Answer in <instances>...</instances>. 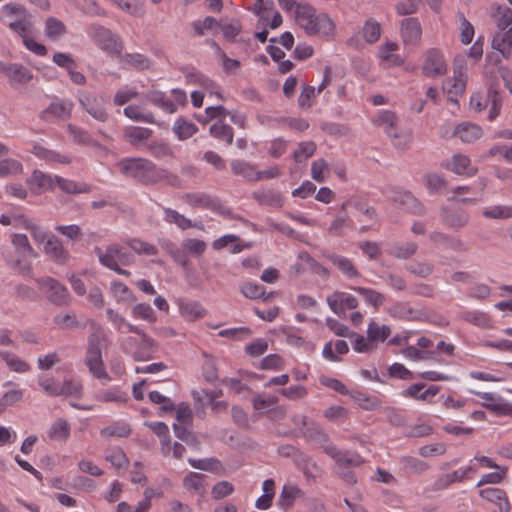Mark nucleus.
I'll return each instance as SVG.
<instances>
[{"mask_svg":"<svg viewBox=\"0 0 512 512\" xmlns=\"http://www.w3.org/2000/svg\"><path fill=\"white\" fill-rule=\"evenodd\" d=\"M352 226L353 223L347 214H338L331 222L327 231L330 235L339 237L344 234L345 229L352 228Z\"/></svg>","mask_w":512,"mask_h":512,"instance_id":"nucleus-42","label":"nucleus"},{"mask_svg":"<svg viewBox=\"0 0 512 512\" xmlns=\"http://www.w3.org/2000/svg\"><path fill=\"white\" fill-rule=\"evenodd\" d=\"M123 62L137 70H146L151 66V61L140 53H127L123 56Z\"/></svg>","mask_w":512,"mask_h":512,"instance_id":"nucleus-50","label":"nucleus"},{"mask_svg":"<svg viewBox=\"0 0 512 512\" xmlns=\"http://www.w3.org/2000/svg\"><path fill=\"white\" fill-rule=\"evenodd\" d=\"M394 201L405 211L414 215H423L426 211L425 206L409 191L398 193Z\"/></svg>","mask_w":512,"mask_h":512,"instance_id":"nucleus-17","label":"nucleus"},{"mask_svg":"<svg viewBox=\"0 0 512 512\" xmlns=\"http://www.w3.org/2000/svg\"><path fill=\"white\" fill-rule=\"evenodd\" d=\"M173 430L177 438L185 442L188 446L197 449L200 445L198 438L187 428L174 424Z\"/></svg>","mask_w":512,"mask_h":512,"instance_id":"nucleus-57","label":"nucleus"},{"mask_svg":"<svg viewBox=\"0 0 512 512\" xmlns=\"http://www.w3.org/2000/svg\"><path fill=\"white\" fill-rule=\"evenodd\" d=\"M128 332L135 333L140 336V342L137 344L138 348L134 352V359L136 361H145L151 358V352L155 348V341L149 337L141 328L138 326L127 324Z\"/></svg>","mask_w":512,"mask_h":512,"instance_id":"nucleus-8","label":"nucleus"},{"mask_svg":"<svg viewBox=\"0 0 512 512\" xmlns=\"http://www.w3.org/2000/svg\"><path fill=\"white\" fill-rule=\"evenodd\" d=\"M302 495V491L295 485H284L279 497L278 504L281 507L291 506L293 501Z\"/></svg>","mask_w":512,"mask_h":512,"instance_id":"nucleus-49","label":"nucleus"},{"mask_svg":"<svg viewBox=\"0 0 512 512\" xmlns=\"http://www.w3.org/2000/svg\"><path fill=\"white\" fill-rule=\"evenodd\" d=\"M56 184L63 192L67 194L89 193L91 187L83 182H75L60 176H55Z\"/></svg>","mask_w":512,"mask_h":512,"instance_id":"nucleus-29","label":"nucleus"},{"mask_svg":"<svg viewBox=\"0 0 512 512\" xmlns=\"http://www.w3.org/2000/svg\"><path fill=\"white\" fill-rule=\"evenodd\" d=\"M324 452L333 458L339 466L358 467L364 463V459L359 454L339 450L333 444L325 445Z\"/></svg>","mask_w":512,"mask_h":512,"instance_id":"nucleus-7","label":"nucleus"},{"mask_svg":"<svg viewBox=\"0 0 512 512\" xmlns=\"http://www.w3.org/2000/svg\"><path fill=\"white\" fill-rule=\"evenodd\" d=\"M105 459L110 462L116 468H123L128 465L129 460L124 453V451L120 448L113 449L109 451L105 457Z\"/></svg>","mask_w":512,"mask_h":512,"instance_id":"nucleus-64","label":"nucleus"},{"mask_svg":"<svg viewBox=\"0 0 512 512\" xmlns=\"http://www.w3.org/2000/svg\"><path fill=\"white\" fill-rule=\"evenodd\" d=\"M99 261L105 267H116L117 265H130L134 261V256L127 249L117 245H109L105 252L100 248L96 249Z\"/></svg>","mask_w":512,"mask_h":512,"instance_id":"nucleus-5","label":"nucleus"},{"mask_svg":"<svg viewBox=\"0 0 512 512\" xmlns=\"http://www.w3.org/2000/svg\"><path fill=\"white\" fill-rule=\"evenodd\" d=\"M316 151V144L313 141L301 142L295 150L293 157L295 161L302 162L311 157Z\"/></svg>","mask_w":512,"mask_h":512,"instance_id":"nucleus-62","label":"nucleus"},{"mask_svg":"<svg viewBox=\"0 0 512 512\" xmlns=\"http://www.w3.org/2000/svg\"><path fill=\"white\" fill-rule=\"evenodd\" d=\"M31 152L40 159L48 162H57L61 164H69L70 158L66 155H62L56 151L47 149L40 144H35Z\"/></svg>","mask_w":512,"mask_h":512,"instance_id":"nucleus-30","label":"nucleus"},{"mask_svg":"<svg viewBox=\"0 0 512 512\" xmlns=\"http://www.w3.org/2000/svg\"><path fill=\"white\" fill-rule=\"evenodd\" d=\"M481 498L494 503L500 512H509L510 503L506 492L500 488H485L479 491Z\"/></svg>","mask_w":512,"mask_h":512,"instance_id":"nucleus-16","label":"nucleus"},{"mask_svg":"<svg viewBox=\"0 0 512 512\" xmlns=\"http://www.w3.org/2000/svg\"><path fill=\"white\" fill-rule=\"evenodd\" d=\"M180 71L184 75L188 84L199 85L203 87L204 82L207 79L204 74L192 66H183L180 68Z\"/></svg>","mask_w":512,"mask_h":512,"instance_id":"nucleus-56","label":"nucleus"},{"mask_svg":"<svg viewBox=\"0 0 512 512\" xmlns=\"http://www.w3.org/2000/svg\"><path fill=\"white\" fill-rule=\"evenodd\" d=\"M252 196L261 205L280 208L284 203L282 195L274 190L255 191Z\"/></svg>","mask_w":512,"mask_h":512,"instance_id":"nucleus-28","label":"nucleus"},{"mask_svg":"<svg viewBox=\"0 0 512 512\" xmlns=\"http://www.w3.org/2000/svg\"><path fill=\"white\" fill-rule=\"evenodd\" d=\"M388 313L393 318H398L406 321H415L422 319V313L415 312L413 308L406 302H397L392 305Z\"/></svg>","mask_w":512,"mask_h":512,"instance_id":"nucleus-24","label":"nucleus"},{"mask_svg":"<svg viewBox=\"0 0 512 512\" xmlns=\"http://www.w3.org/2000/svg\"><path fill=\"white\" fill-rule=\"evenodd\" d=\"M23 173L22 164L12 158H5L0 160V177L10 175H19Z\"/></svg>","mask_w":512,"mask_h":512,"instance_id":"nucleus-51","label":"nucleus"},{"mask_svg":"<svg viewBox=\"0 0 512 512\" xmlns=\"http://www.w3.org/2000/svg\"><path fill=\"white\" fill-rule=\"evenodd\" d=\"M67 32L65 24L55 18L48 17L45 21V35L52 41L59 40Z\"/></svg>","mask_w":512,"mask_h":512,"instance_id":"nucleus-37","label":"nucleus"},{"mask_svg":"<svg viewBox=\"0 0 512 512\" xmlns=\"http://www.w3.org/2000/svg\"><path fill=\"white\" fill-rule=\"evenodd\" d=\"M152 135V130L144 127H127L123 132L124 139L132 146L138 147Z\"/></svg>","mask_w":512,"mask_h":512,"instance_id":"nucleus-26","label":"nucleus"},{"mask_svg":"<svg viewBox=\"0 0 512 512\" xmlns=\"http://www.w3.org/2000/svg\"><path fill=\"white\" fill-rule=\"evenodd\" d=\"M462 142L472 143L482 136V129L472 123L459 124L453 132Z\"/></svg>","mask_w":512,"mask_h":512,"instance_id":"nucleus-25","label":"nucleus"},{"mask_svg":"<svg viewBox=\"0 0 512 512\" xmlns=\"http://www.w3.org/2000/svg\"><path fill=\"white\" fill-rule=\"evenodd\" d=\"M475 394L486 401V403L483 404L485 408L494 411L497 414H510L512 411V408H509L501 398L495 397L492 393L475 392Z\"/></svg>","mask_w":512,"mask_h":512,"instance_id":"nucleus-33","label":"nucleus"},{"mask_svg":"<svg viewBox=\"0 0 512 512\" xmlns=\"http://www.w3.org/2000/svg\"><path fill=\"white\" fill-rule=\"evenodd\" d=\"M422 29L416 18H407L401 22V37L406 45H416L421 40Z\"/></svg>","mask_w":512,"mask_h":512,"instance_id":"nucleus-15","label":"nucleus"},{"mask_svg":"<svg viewBox=\"0 0 512 512\" xmlns=\"http://www.w3.org/2000/svg\"><path fill=\"white\" fill-rule=\"evenodd\" d=\"M145 98L166 113L173 114L176 112L175 103L171 102V99L167 98L166 94L162 91L151 90L145 95Z\"/></svg>","mask_w":512,"mask_h":512,"instance_id":"nucleus-27","label":"nucleus"},{"mask_svg":"<svg viewBox=\"0 0 512 512\" xmlns=\"http://www.w3.org/2000/svg\"><path fill=\"white\" fill-rule=\"evenodd\" d=\"M499 31L506 30L512 24V10L506 6H497L493 13Z\"/></svg>","mask_w":512,"mask_h":512,"instance_id":"nucleus-46","label":"nucleus"},{"mask_svg":"<svg viewBox=\"0 0 512 512\" xmlns=\"http://www.w3.org/2000/svg\"><path fill=\"white\" fill-rule=\"evenodd\" d=\"M355 292L362 295L364 300L372 305L375 309L382 306L385 302V295L376 290L365 288V287H353Z\"/></svg>","mask_w":512,"mask_h":512,"instance_id":"nucleus-40","label":"nucleus"},{"mask_svg":"<svg viewBox=\"0 0 512 512\" xmlns=\"http://www.w3.org/2000/svg\"><path fill=\"white\" fill-rule=\"evenodd\" d=\"M328 259L347 277L355 278L359 276L358 270L349 258L338 254H331L328 256Z\"/></svg>","mask_w":512,"mask_h":512,"instance_id":"nucleus-32","label":"nucleus"},{"mask_svg":"<svg viewBox=\"0 0 512 512\" xmlns=\"http://www.w3.org/2000/svg\"><path fill=\"white\" fill-rule=\"evenodd\" d=\"M179 309L181 314L189 320L201 318L205 314V310L197 302L180 303Z\"/></svg>","mask_w":512,"mask_h":512,"instance_id":"nucleus-53","label":"nucleus"},{"mask_svg":"<svg viewBox=\"0 0 512 512\" xmlns=\"http://www.w3.org/2000/svg\"><path fill=\"white\" fill-rule=\"evenodd\" d=\"M0 71L8 77L11 85L26 84L33 77L30 70L20 64H4L0 62Z\"/></svg>","mask_w":512,"mask_h":512,"instance_id":"nucleus-12","label":"nucleus"},{"mask_svg":"<svg viewBox=\"0 0 512 512\" xmlns=\"http://www.w3.org/2000/svg\"><path fill=\"white\" fill-rule=\"evenodd\" d=\"M92 332L88 338V349L87 351H101V342L105 338L104 329L97 325L95 322L91 321Z\"/></svg>","mask_w":512,"mask_h":512,"instance_id":"nucleus-48","label":"nucleus"},{"mask_svg":"<svg viewBox=\"0 0 512 512\" xmlns=\"http://www.w3.org/2000/svg\"><path fill=\"white\" fill-rule=\"evenodd\" d=\"M120 172L143 184H156L166 177V170L144 158H127L117 163Z\"/></svg>","mask_w":512,"mask_h":512,"instance_id":"nucleus-1","label":"nucleus"},{"mask_svg":"<svg viewBox=\"0 0 512 512\" xmlns=\"http://www.w3.org/2000/svg\"><path fill=\"white\" fill-rule=\"evenodd\" d=\"M231 169L235 175H240L249 181L260 180V175L257 174L254 166L242 160H234L231 162Z\"/></svg>","mask_w":512,"mask_h":512,"instance_id":"nucleus-35","label":"nucleus"},{"mask_svg":"<svg viewBox=\"0 0 512 512\" xmlns=\"http://www.w3.org/2000/svg\"><path fill=\"white\" fill-rule=\"evenodd\" d=\"M26 183L35 195H39L47 190H52L56 184L55 177L45 174L42 171L34 170L30 177L27 178Z\"/></svg>","mask_w":512,"mask_h":512,"instance_id":"nucleus-10","label":"nucleus"},{"mask_svg":"<svg viewBox=\"0 0 512 512\" xmlns=\"http://www.w3.org/2000/svg\"><path fill=\"white\" fill-rule=\"evenodd\" d=\"M15 247L17 257L5 254L4 259L6 263L18 273L24 276L32 275V264L27 258L36 257L37 253L29 243L28 237L25 234H13L11 239Z\"/></svg>","mask_w":512,"mask_h":512,"instance_id":"nucleus-2","label":"nucleus"},{"mask_svg":"<svg viewBox=\"0 0 512 512\" xmlns=\"http://www.w3.org/2000/svg\"><path fill=\"white\" fill-rule=\"evenodd\" d=\"M164 213L167 222L174 223L183 230L194 226L190 219L186 218L184 215L173 209L164 208Z\"/></svg>","mask_w":512,"mask_h":512,"instance_id":"nucleus-55","label":"nucleus"},{"mask_svg":"<svg viewBox=\"0 0 512 512\" xmlns=\"http://www.w3.org/2000/svg\"><path fill=\"white\" fill-rule=\"evenodd\" d=\"M386 135L391 139L393 147L400 151L409 149L413 141V135L410 130L401 129L397 126L393 130L388 131Z\"/></svg>","mask_w":512,"mask_h":512,"instance_id":"nucleus-22","label":"nucleus"},{"mask_svg":"<svg viewBox=\"0 0 512 512\" xmlns=\"http://www.w3.org/2000/svg\"><path fill=\"white\" fill-rule=\"evenodd\" d=\"M127 244L133 251H135L138 254L153 256L158 253V249L156 246L148 242H144L140 239H130L127 241Z\"/></svg>","mask_w":512,"mask_h":512,"instance_id":"nucleus-58","label":"nucleus"},{"mask_svg":"<svg viewBox=\"0 0 512 512\" xmlns=\"http://www.w3.org/2000/svg\"><path fill=\"white\" fill-rule=\"evenodd\" d=\"M35 282L38 288L47 294L51 303L57 306L68 305L70 300L68 290L59 281L52 277H40L36 278Z\"/></svg>","mask_w":512,"mask_h":512,"instance_id":"nucleus-3","label":"nucleus"},{"mask_svg":"<svg viewBox=\"0 0 512 512\" xmlns=\"http://www.w3.org/2000/svg\"><path fill=\"white\" fill-rule=\"evenodd\" d=\"M90 35L102 50L111 54H119L121 52L122 45L119 38L104 26L98 24L91 25Z\"/></svg>","mask_w":512,"mask_h":512,"instance_id":"nucleus-6","label":"nucleus"},{"mask_svg":"<svg viewBox=\"0 0 512 512\" xmlns=\"http://www.w3.org/2000/svg\"><path fill=\"white\" fill-rule=\"evenodd\" d=\"M483 216L491 219H507L512 218L511 206H494L486 208L482 212Z\"/></svg>","mask_w":512,"mask_h":512,"instance_id":"nucleus-61","label":"nucleus"},{"mask_svg":"<svg viewBox=\"0 0 512 512\" xmlns=\"http://www.w3.org/2000/svg\"><path fill=\"white\" fill-rule=\"evenodd\" d=\"M132 315L137 319H142L149 323H155L157 320L155 311L147 303L136 304L132 308Z\"/></svg>","mask_w":512,"mask_h":512,"instance_id":"nucleus-52","label":"nucleus"},{"mask_svg":"<svg viewBox=\"0 0 512 512\" xmlns=\"http://www.w3.org/2000/svg\"><path fill=\"white\" fill-rule=\"evenodd\" d=\"M205 476L200 473L190 472L187 476H185L183 480V485L188 490H193L199 495H203L205 493Z\"/></svg>","mask_w":512,"mask_h":512,"instance_id":"nucleus-41","label":"nucleus"},{"mask_svg":"<svg viewBox=\"0 0 512 512\" xmlns=\"http://www.w3.org/2000/svg\"><path fill=\"white\" fill-rule=\"evenodd\" d=\"M493 49L499 51L505 58L512 55V26L507 31H498L492 38Z\"/></svg>","mask_w":512,"mask_h":512,"instance_id":"nucleus-19","label":"nucleus"},{"mask_svg":"<svg viewBox=\"0 0 512 512\" xmlns=\"http://www.w3.org/2000/svg\"><path fill=\"white\" fill-rule=\"evenodd\" d=\"M301 433L305 438L317 442L323 445V447L330 444L328 434L313 420H307L305 425L301 428Z\"/></svg>","mask_w":512,"mask_h":512,"instance_id":"nucleus-20","label":"nucleus"},{"mask_svg":"<svg viewBox=\"0 0 512 512\" xmlns=\"http://www.w3.org/2000/svg\"><path fill=\"white\" fill-rule=\"evenodd\" d=\"M187 204L192 207L208 208L212 210H221L220 202L205 193H189L184 196Z\"/></svg>","mask_w":512,"mask_h":512,"instance_id":"nucleus-21","label":"nucleus"},{"mask_svg":"<svg viewBox=\"0 0 512 512\" xmlns=\"http://www.w3.org/2000/svg\"><path fill=\"white\" fill-rule=\"evenodd\" d=\"M241 293L249 299H258L265 294V288L259 284L245 282L240 286Z\"/></svg>","mask_w":512,"mask_h":512,"instance_id":"nucleus-63","label":"nucleus"},{"mask_svg":"<svg viewBox=\"0 0 512 512\" xmlns=\"http://www.w3.org/2000/svg\"><path fill=\"white\" fill-rule=\"evenodd\" d=\"M380 35V24L373 19L367 20L363 27V37L366 40V42L370 44L375 43L379 40Z\"/></svg>","mask_w":512,"mask_h":512,"instance_id":"nucleus-54","label":"nucleus"},{"mask_svg":"<svg viewBox=\"0 0 512 512\" xmlns=\"http://www.w3.org/2000/svg\"><path fill=\"white\" fill-rule=\"evenodd\" d=\"M397 121L398 118L394 112L390 110H380L373 120V123L376 126L382 127L384 132L387 134L388 131H391L396 127Z\"/></svg>","mask_w":512,"mask_h":512,"instance_id":"nucleus-39","label":"nucleus"},{"mask_svg":"<svg viewBox=\"0 0 512 512\" xmlns=\"http://www.w3.org/2000/svg\"><path fill=\"white\" fill-rule=\"evenodd\" d=\"M391 334V329L388 325H379L378 323L371 321L368 324L367 328V337L368 340L375 341H385Z\"/></svg>","mask_w":512,"mask_h":512,"instance_id":"nucleus-44","label":"nucleus"},{"mask_svg":"<svg viewBox=\"0 0 512 512\" xmlns=\"http://www.w3.org/2000/svg\"><path fill=\"white\" fill-rule=\"evenodd\" d=\"M70 424L63 418L57 419L52 423L48 436L54 441L65 442L70 436Z\"/></svg>","mask_w":512,"mask_h":512,"instance_id":"nucleus-34","label":"nucleus"},{"mask_svg":"<svg viewBox=\"0 0 512 512\" xmlns=\"http://www.w3.org/2000/svg\"><path fill=\"white\" fill-rule=\"evenodd\" d=\"M197 126L190 121L179 118L173 126V131L181 140H186L197 132Z\"/></svg>","mask_w":512,"mask_h":512,"instance_id":"nucleus-45","label":"nucleus"},{"mask_svg":"<svg viewBox=\"0 0 512 512\" xmlns=\"http://www.w3.org/2000/svg\"><path fill=\"white\" fill-rule=\"evenodd\" d=\"M79 101L84 110L95 120L100 122L107 121L108 114L106 109L96 96L89 93H83L81 94Z\"/></svg>","mask_w":512,"mask_h":512,"instance_id":"nucleus-11","label":"nucleus"},{"mask_svg":"<svg viewBox=\"0 0 512 512\" xmlns=\"http://www.w3.org/2000/svg\"><path fill=\"white\" fill-rule=\"evenodd\" d=\"M312 26L315 27V35L323 36L331 35L334 32L335 24L327 14H314L312 18Z\"/></svg>","mask_w":512,"mask_h":512,"instance_id":"nucleus-36","label":"nucleus"},{"mask_svg":"<svg viewBox=\"0 0 512 512\" xmlns=\"http://www.w3.org/2000/svg\"><path fill=\"white\" fill-rule=\"evenodd\" d=\"M72 103L70 101L52 102L47 109L43 110L39 117L44 121H49V116L52 115L62 120H66L71 116Z\"/></svg>","mask_w":512,"mask_h":512,"instance_id":"nucleus-18","label":"nucleus"},{"mask_svg":"<svg viewBox=\"0 0 512 512\" xmlns=\"http://www.w3.org/2000/svg\"><path fill=\"white\" fill-rule=\"evenodd\" d=\"M440 213L443 224L455 231L465 227L470 220L469 214L461 209L442 207Z\"/></svg>","mask_w":512,"mask_h":512,"instance_id":"nucleus-9","label":"nucleus"},{"mask_svg":"<svg viewBox=\"0 0 512 512\" xmlns=\"http://www.w3.org/2000/svg\"><path fill=\"white\" fill-rule=\"evenodd\" d=\"M315 10L309 5H297L295 19L297 24L306 31L308 35H315V27L312 26V18Z\"/></svg>","mask_w":512,"mask_h":512,"instance_id":"nucleus-23","label":"nucleus"},{"mask_svg":"<svg viewBox=\"0 0 512 512\" xmlns=\"http://www.w3.org/2000/svg\"><path fill=\"white\" fill-rule=\"evenodd\" d=\"M44 253L58 264H64L69 259V252L55 235L47 238L44 243Z\"/></svg>","mask_w":512,"mask_h":512,"instance_id":"nucleus-14","label":"nucleus"},{"mask_svg":"<svg viewBox=\"0 0 512 512\" xmlns=\"http://www.w3.org/2000/svg\"><path fill=\"white\" fill-rule=\"evenodd\" d=\"M131 433L130 426L126 423L115 422L100 431L103 438L128 437Z\"/></svg>","mask_w":512,"mask_h":512,"instance_id":"nucleus-43","label":"nucleus"},{"mask_svg":"<svg viewBox=\"0 0 512 512\" xmlns=\"http://www.w3.org/2000/svg\"><path fill=\"white\" fill-rule=\"evenodd\" d=\"M209 132L214 138L224 141L227 145H231L234 139V132L231 126L224 123L222 119L216 121L210 126Z\"/></svg>","mask_w":512,"mask_h":512,"instance_id":"nucleus-31","label":"nucleus"},{"mask_svg":"<svg viewBox=\"0 0 512 512\" xmlns=\"http://www.w3.org/2000/svg\"><path fill=\"white\" fill-rule=\"evenodd\" d=\"M418 249L415 242L395 243L389 248V254L398 259H408L413 256Z\"/></svg>","mask_w":512,"mask_h":512,"instance_id":"nucleus-38","label":"nucleus"},{"mask_svg":"<svg viewBox=\"0 0 512 512\" xmlns=\"http://www.w3.org/2000/svg\"><path fill=\"white\" fill-rule=\"evenodd\" d=\"M0 358L6 362L12 371L24 373L30 369V366L26 362L8 351L0 350Z\"/></svg>","mask_w":512,"mask_h":512,"instance_id":"nucleus-47","label":"nucleus"},{"mask_svg":"<svg viewBox=\"0 0 512 512\" xmlns=\"http://www.w3.org/2000/svg\"><path fill=\"white\" fill-rule=\"evenodd\" d=\"M401 463L405 469L415 474H421L429 468L426 462L412 456L402 457Z\"/></svg>","mask_w":512,"mask_h":512,"instance_id":"nucleus-60","label":"nucleus"},{"mask_svg":"<svg viewBox=\"0 0 512 512\" xmlns=\"http://www.w3.org/2000/svg\"><path fill=\"white\" fill-rule=\"evenodd\" d=\"M459 23H460V41L467 45L472 42L474 37V27L473 25L466 19L464 14L458 13L457 15Z\"/></svg>","mask_w":512,"mask_h":512,"instance_id":"nucleus-59","label":"nucleus"},{"mask_svg":"<svg viewBox=\"0 0 512 512\" xmlns=\"http://www.w3.org/2000/svg\"><path fill=\"white\" fill-rule=\"evenodd\" d=\"M85 364L89 372L99 380L110 381L111 378L106 372L104 362L102 360L101 351H87L85 357Z\"/></svg>","mask_w":512,"mask_h":512,"instance_id":"nucleus-13","label":"nucleus"},{"mask_svg":"<svg viewBox=\"0 0 512 512\" xmlns=\"http://www.w3.org/2000/svg\"><path fill=\"white\" fill-rule=\"evenodd\" d=\"M422 74L428 78H437L447 72V63L443 53L436 48H430L424 53L421 66Z\"/></svg>","mask_w":512,"mask_h":512,"instance_id":"nucleus-4","label":"nucleus"}]
</instances>
